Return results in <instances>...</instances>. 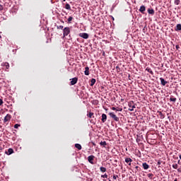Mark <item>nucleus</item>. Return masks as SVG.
<instances>
[{
	"instance_id": "f257e3e1",
	"label": "nucleus",
	"mask_w": 181,
	"mask_h": 181,
	"mask_svg": "<svg viewBox=\"0 0 181 181\" xmlns=\"http://www.w3.org/2000/svg\"><path fill=\"white\" fill-rule=\"evenodd\" d=\"M69 33H70V27H65L63 29V36H64V37H66V36H69Z\"/></svg>"
},
{
	"instance_id": "f03ea898",
	"label": "nucleus",
	"mask_w": 181,
	"mask_h": 181,
	"mask_svg": "<svg viewBox=\"0 0 181 181\" xmlns=\"http://www.w3.org/2000/svg\"><path fill=\"white\" fill-rule=\"evenodd\" d=\"M11 118H12V116L10 114H7L5 116L4 119V124H6V122H9V121H11Z\"/></svg>"
},
{
	"instance_id": "7ed1b4c3",
	"label": "nucleus",
	"mask_w": 181,
	"mask_h": 181,
	"mask_svg": "<svg viewBox=\"0 0 181 181\" xmlns=\"http://www.w3.org/2000/svg\"><path fill=\"white\" fill-rule=\"evenodd\" d=\"M128 106L129 107V111H134V108H136V107L134 104V101L129 102Z\"/></svg>"
},
{
	"instance_id": "20e7f679",
	"label": "nucleus",
	"mask_w": 181,
	"mask_h": 181,
	"mask_svg": "<svg viewBox=\"0 0 181 181\" xmlns=\"http://www.w3.org/2000/svg\"><path fill=\"white\" fill-rule=\"evenodd\" d=\"M109 115L111 118H113L115 121H116L117 122H118V121H119V118L118 117H117V115H115V114H114V112H110Z\"/></svg>"
},
{
	"instance_id": "39448f33",
	"label": "nucleus",
	"mask_w": 181,
	"mask_h": 181,
	"mask_svg": "<svg viewBox=\"0 0 181 181\" xmlns=\"http://www.w3.org/2000/svg\"><path fill=\"white\" fill-rule=\"evenodd\" d=\"M70 80H71V82H70L71 86H74L75 84H77V81H78V78L75 77V78H73Z\"/></svg>"
},
{
	"instance_id": "423d86ee",
	"label": "nucleus",
	"mask_w": 181,
	"mask_h": 181,
	"mask_svg": "<svg viewBox=\"0 0 181 181\" xmlns=\"http://www.w3.org/2000/svg\"><path fill=\"white\" fill-rule=\"evenodd\" d=\"M94 158H95L94 156H89L88 157V161L89 163H91V165H94Z\"/></svg>"
},
{
	"instance_id": "0eeeda50",
	"label": "nucleus",
	"mask_w": 181,
	"mask_h": 181,
	"mask_svg": "<svg viewBox=\"0 0 181 181\" xmlns=\"http://www.w3.org/2000/svg\"><path fill=\"white\" fill-rule=\"evenodd\" d=\"M80 37H83V39H88V34L86 33H82L79 34Z\"/></svg>"
},
{
	"instance_id": "6e6552de",
	"label": "nucleus",
	"mask_w": 181,
	"mask_h": 181,
	"mask_svg": "<svg viewBox=\"0 0 181 181\" xmlns=\"http://www.w3.org/2000/svg\"><path fill=\"white\" fill-rule=\"evenodd\" d=\"M84 74L85 76H90V68L88 66L85 67Z\"/></svg>"
},
{
	"instance_id": "1a4fd4ad",
	"label": "nucleus",
	"mask_w": 181,
	"mask_h": 181,
	"mask_svg": "<svg viewBox=\"0 0 181 181\" xmlns=\"http://www.w3.org/2000/svg\"><path fill=\"white\" fill-rule=\"evenodd\" d=\"M12 153H13V149L11 148H8V151H5L6 155H12Z\"/></svg>"
},
{
	"instance_id": "9d476101",
	"label": "nucleus",
	"mask_w": 181,
	"mask_h": 181,
	"mask_svg": "<svg viewBox=\"0 0 181 181\" xmlns=\"http://www.w3.org/2000/svg\"><path fill=\"white\" fill-rule=\"evenodd\" d=\"M139 11V12H141V13L144 14L145 11H146V8L145 7V6H141Z\"/></svg>"
},
{
	"instance_id": "9b49d317",
	"label": "nucleus",
	"mask_w": 181,
	"mask_h": 181,
	"mask_svg": "<svg viewBox=\"0 0 181 181\" xmlns=\"http://www.w3.org/2000/svg\"><path fill=\"white\" fill-rule=\"evenodd\" d=\"M160 81L161 83V86H166V84H168V81H165L163 78H160Z\"/></svg>"
},
{
	"instance_id": "f8f14e48",
	"label": "nucleus",
	"mask_w": 181,
	"mask_h": 181,
	"mask_svg": "<svg viewBox=\"0 0 181 181\" xmlns=\"http://www.w3.org/2000/svg\"><path fill=\"white\" fill-rule=\"evenodd\" d=\"M102 122H105L107 121V115L105 114H102V119H101Z\"/></svg>"
},
{
	"instance_id": "ddd939ff",
	"label": "nucleus",
	"mask_w": 181,
	"mask_h": 181,
	"mask_svg": "<svg viewBox=\"0 0 181 181\" xmlns=\"http://www.w3.org/2000/svg\"><path fill=\"white\" fill-rule=\"evenodd\" d=\"M147 11L149 15H155V10L153 8H148Z\"/></svg>"
},
{
	"instance_id": "4468645a",
	"label": "nucleus",
	"mask_w": 181,
	"mask_h": 181,
	"mask_svg": "<svg viewBox=\"0 0 181 181\" xmlns=\"http://www.w3.org/2000/svg\"><path fill=\"white\" fill-rule=\"evenodd\" d=\"M142 166L145 170H148V168H149V165L146 163H143Z\"/></svg>"
},
{
	"instance_id": "2eb2a0df",
	"label": "nucleus",
	"mask_w": 181,
	"mask_h": 181,
	"mask_svg": "<svg viewBox=\"0 0 181 181\" xmlns=\"http://www.w3.org/2000/svg\"><path fill=\"white\" fill-rule=\"evenodd\" d=\"M175 30H176V32L181 30V24H177L176 27L175 28Z\"/></svg>"
},
{
	"instance_id": "dca6fc26",
	"label": "nucleus",
	"mask_w": 181,
	"mask_h": 181,
	"mask_svg": "<svg viewBox=\"0 0 181 181\" xmlns=\"http://www.w3.org/2000/svg\"><path fill=\"white\" fill-rule=\"evenodd\" d=\"M87 117H88V118H94V112H89L87 114Z\"/></svg>"
},
{
	"instance_id": "f3484780",
	"label": "nucleus",
	"mask_w": 181,
	"mask_h": 181,
	"mask_svg": "<svg viewBox=\"0 0 181 181\" xmlns=\"http://www.w3.org/2000/svg\"><path fill=\"white\" fill-rule=\"evenodd\" d=\"M125 162L126 163H129V165L131 166V162H132V159L129 158H125Z\"/></svg>"
},
{
	"instance_id": "a211bd4d",
	"label": "nucleus",
	"mask_w": 181,
	"mask_h": 181,
	"mask_svg": "<svg viewBox=\"0 0 181 181\" xmlns=\"http://www.w3.org/2000/svg\"><path fill=\"white\" fill-rule=\"evenodd\" d=\"M95 84V78H92L90 80V87H93V86H94Z\"/></svg>"
},
{
	"instance_id": "6ab92c4d",
	"label": "nucleus",
	"mask_w": 181,
	"mask_h": 181,
	"mask_svg": "<svg viewBox=\"0 0 181 181\" xmlns=\"http://www.w3.org/2000/svg\"><path fill=\"white\" fill-rule=\"evenodd\" d=\"M158 115H160V118L161 119H163V118H165V115H163V113H162V112L158 111Z\"/></svg>"
},
{
	"instance_id": "aec40b11",
	"label": "nucleus",
	"mask_w": 181,
	"mask_h": 181,
	"mask_svg": "<svg viewBox=\"0 0 181 181\" xmlns=\"http://www.w3.org/2000/svg\"><path fill=\"white\" fill-rule=\"evenodd\" d=\"M75 148L78 149V151H81V146L80 145V144H75Z\"/></svg>"
},
{
	"instance_id": "412c9836",
	"label": "nucleus",
	"mask_w": 181,
	"mask_h": 181,
	"mask_svg": "<svg viewBox=\"0 0 181 181\" xmlns=\"http://www.w3.org/2000/svg\"><path fill=\"white\" fill-rule=\"evenodd\" d=\"M65 8L67 9L68 11H71V7L70 6V4H66L65 5Z\"/></svg>"
},
{
	"instance_id": "4be33fe9",
	"label": "nucleus",
	"mask_w": 181,
	"mask_h": 181,
	"mask_svg": "<svg viewBox=\"0 0 181 181\" xmlns=\"http://www.w3.org/2000/svg\"><path fill=\"white\" fill-rule=\"evenodd\" d=\"M177 100L176 98H174L173 95H171L170 98V101L175 103Z\"/></svg>"
},
{
	"instance_id": "5701e85b",
	"label": "nucleus",
	"mask_w": 181,
	"mask_h": 181,
	"mask_svg": "<svg viewBox=\"0 0 181 181\" xmlns=\"http://www.w3.org/2000/svg\"><path fill=\"white\" fill-rule=\"evenodd\" d=\"M100 172H103V173H104L105 172H107V168H105V167H100Z\"/></svg>"
},
{
	"instance_id": "b1692460",
	"label": "nucleus",
	"mask_w": 181,
	"mask_h": 181,
	"mask_svg": "<svg viewBox=\"0 0 181 181\" xmlns=\"http://www.w3.org/2000/svg\"><path fill=\"white\" fill-rule=\"evenodd\" d=\"M100 145L101 146H107V141H101V142L100 143Z\"/></svg>"
},
{
	"instance_id": "393cba45",
	"label": "nucleus",
	"mask_w": 181,
	"mask_h": 181,
	"mask_svg": "<svg viewBox=\"0 0 181 181\" xmlns=\"http://www.w3.org/2000/svg\"><path fill=\"white\" fill-rule=\"evenodd\" d=\"M146 71H148V73H150V74H153V71H152V69H151L150 68H146Z\"/></svg>"
},
{
	"instance_id": "a878e982",
	"label": "nucleus",
	"mask_w": 181,
	"mask_h": 181,
	"mask_svg": "<svg viewBox=\"0 0 181 181\" xmlns=\"http://www.w3.org/2000/svg\"><path fill=\"white\" fill-rule=\"evenodd\" d=\"M148 177H149V179H151V180H152V179H153V174H152V173L148 174Z\"/></svg>"
},
{
	"instance_id": "bb28decb",
	"label": "nucleus",
	"mask_w": 181,
	"mask_h": 181,
	"mask_svg": "<svg viewBox=\"0 0 181 181\" xmlns=\"http://www.w3.org/2000/svg\"><path fill=\"white\" fill-rule=\"evenodd\" d=\"M73 21V17L72 16H69L68 18V23H71V21Z\"/></svg>"
},
{
	"instance_id": "cd10ccee",
	"label": "nucleus",
	"mask_w": 181,
	"mask_h": 181,
	"mask_svg": "<svg viewBox=\"0 0 181 181\" xmlns=\"http://www.w3.org/2000/svg\"><path fill=\"white\" fill-rule=\"evenodd\" d=\"M174 4L175 5H179V4H180V0H175Z\"/></svg>"
},
{
	"instance_id": "c85d7f7f",
	"label": "nucleus",
	"mask_w": 181,
	"mask_h": 181,
	"mask_svg": "<svg viewBox=\"0 0 181 181\" xmlns=\"http://www.w3.org/2000/svg\"><path fill=\"white\" fill-rule=\"evenodd\" d=\"M4 66H5V67H6V69H9V63H8V62H6L5 64H4Z\"/></svg>"
},
{
	"instance_id": "c756f323",
	"label": "nucleus",
	"mask_w": 181,
	"mask_h": 181,
	"mask_svg": "<svg viewBox=\"0 0 181 181\" xmlns=\"http://www.w3.org/2000/svg\"><path fill=\"white\" fill-rule=\"evenodd\" d=\"M19 127H21V124H16L14 125V128H15L16 129H18L19 128Z\"/></svg>"
},
{
	"instance_id": "7c9ffc66",
	"label": "nucleus",
	"mask_w": 181,
	"mask_h": 181,
	"mask_svg": "<svg viewBox=\"0 0 181 181\" xmlns=\"http://www.w3.org/2000/svg\"><path fill=\"white\" fill-rule=\"evenodd\" d=\"M173 169H177V168H179V165L177 164H173Z\"/></svg>"
},
{
	"instance_id": "2f4dec72",
	"label": "nucleus",
	"mask_w": 181,
	"mask_h": 181,
	"mask_svg": "<svg viewBox=\"0 0 181 181\" xmlns=\"http://www.w3.org/2000/svg\"><path fill=\"white\" fill-rule=\"evenodd\" d=\"M101 177H103V179H107L108 177V175L107 174L102 175Z\"/></svg>"
},
{
	"instance_id": "473e14b6",
	"label": "nucleus",
	"mask_w": 181,
	"mask_h": 181,
	"mask_svg": "<svg viewBox=\"0 0 181 181\" xmlns=\"http://www.w3.org/2000/svg\"><path fill=\"white\" fill-rule=\"evenodd\" d=\"M63 25H57V29H61L62 30H63Z\"/></svg>"
},
{
	"instance_id": "72a5a7b5",
	"label": "nucleus",
	"mask_w": 181,
	"mask_h": 181,
	"mask_svg": "<svg viewBox=\"0 0 181 181\" xmlns=\"http://www.w3.org/2000/svg\"><path fill=\"white\" fill-rule=\"evenodd\" d=\"M157 165H158V166H160V165H162V160H158L157 162Z\"/></svg>"
},
{
	"instance_id": "f704fd0d",
	"label": "nucleus",
	"mask_w": 181,
	"mask_h": 181,
	"mask_svg": "<svg viewBox=\"0 0 181 181\" xmlns=\"http://www.w3.org/2000/svg\"><path fill=\"white\" fill-rule=\"evenodd\" d=\"M175 49L177 50H179V49H180V47L179 46V45H175Z\"/></svg>"
},
{
	"instance_id": "c9c22d12",
	"label": "nucleus",
	"mask_w": 181,
	"mask_h": 181,
	"mask_svg": "<svg viewBox=\"0 0 181 181\" xmlns=\"http://www.w3.org/2000/svg\"><path fill=\"white\" fill-rule=\"evenodd\" d=\"M4 104V100L2 99H0V105H2Z\"/></svg>"
},
{
	"instance_id": "e433bc0d",
	"label": "nucleus",
	"mask_w": 181,
	"mask_h": 181,
	"mask_svg": "<svg viewBox=\"0 0 181 181\" xmlns=\"http://www.w3.org/2000/svg\"><path fill=\"white\" fill-rule=\"evenodd\" d=\"M117 177H118V175H113V179L115 180H117Z\"/></svg>"
},
{
	"instance_id": "4c0bfd02",
	"label": "nucleus",
	"mask_w": 181,
	"mask_h": 181,
	"mask_svg": "<svg viewBox=\"0 0 181 181\" xmlns=\"http://www.w3.org/2000/svg\"><path fill=\"white\" fill-rule=\"evenodd\" d=\"M116 70H117V71H119V70H120L119 66H116Z\"/></svg>"
},
{
	"instance_id": "58836bf2",
	"label": "nucleus",
	"mask_w": 181,
	"mask_h": 181,
	"mask_svg": "<svg viewBox=\"0 0 181 181\" xmlns=\"http://www.w3.org/2000/svg\"><path fill=\"white\" fill-rule=\"evenodd\" d=\"M112 111H117V108L115 107H112Z\"/></svg>"
},
{
	"instance_id": "ea45409f",
	"label": "nucleus",
	"mask_w": 181,
	"mask_h": 181,
	"mask_svg": "<svg viewBox=\"0 0 181 181\" xmlns=\"http://www.w3.org/2000/svg\"><path fill=\"white\" fill-rule=\"evenodd\" d=\"M117 111H122V108H121V107H118L117 109Z\"/></svg>"
},
{
	"instance_id": "a19ab883",
	"label": "nucleus",
	"mask_w": 181,
	"mask_h": 181,
	"mask_svg": "<svg viewBox=\"0 0 181 181\" xmlns=\"http://www.w3.org/2000/svg\"><path fill=\"white\" fill-rule=\"evenodd\" d=\"M135 169H136L138 170V169H139V166H136Z\"/></svg>"
},
{
	"instance_id": "79ce46f5",
	"label": "nucleus",
	"mask_w": 181,
	"mask_h": 181,
	"mask_svg": "<svg viewBox=\"0 0 181 181\" xmlns=\"http://www.w3.org/2000/svg\"><path fill=\"white\" fill-rule=\"evenodd\" d=\"M177 163L178 165H180V160H178Z\"/></svg>"
},
{
	"instance_id": "37998d69",
	"label": "nucleus",
	"mask_w": 181,
	"mask_h": 181,
	"mask_svg": "<svg viewBox=\"0 0 181 181\" xmlns=\"http://www.w3.org/2000/svg\"><path fill=\"white\" fill-rule=\"evenodd\" d=\"M177 172H181L180 168L177 169Z\"/></svg>"
},
{
	"instance_id": "c03bdc74",
	"label": "nucleus",
	"mask_w": 181,
	"mask_h": 181,
	"mask_svg": "<svg viewBox=\"0 0 181 181\" xmlns=\"http://www.w3.org/2000/svg\"><path fill=\"white\" fill-rule=\"evenodd\" d=\"M3 9H4V8H2V7H1V8H0V10H1V11H2Z\"/></svg>"
},
{
	"instance_id": "a18cd8bd",
	"label": "nucleus",
	"mask_w": 181,
	"mask_h": 181,
	"mask_svg": "<svg viewBox=\"0 0 181 181\" xmlns=\"http://www.w3.org/2000/svg\"><path fill=\"white\" fill-rule=\"evenodd\" d=\"M180 159L181 160V154L179 156Z\"/></svg>"
},
{
	"instance_id": "49530a36",
	"label": "nucleus",
	"mask_w": 181,
	"mask_h": 181,
	"mask_svg": "<svg viewBox=\"0 0 181 181\" xmlns=\"http://www.w3.org/2000/svg\"><path fill=\"white\" fill-rule=\"evenodd\" d=\"M174 181H177V178H175Z\"/></svg>"
},
{
	"instance_id": "de8ad7c7",
	"label": "nucleus",
	"mask_w": 181,
	"mask_h": 181,
	"mask_svg": "<svg viewBox=\"0 0 181 181\" xmlns=\"http://www.w3.org/2000/svg\"><path fill=\"white\" fill-rule=\"evenodd\" d=\"M93 145H95V144H94V143H93Z\"/></svg>"
},
{
	"instance_id": "09e8293b",
	"label": "nucleus",
	"mask_w": 181,
	"mask_h": 181,
	"mask_svg": "<svg viewBox=\"0 0 181 181\" xmlns=\"http://www.w3.org/2000/svg\"><path fill=\"white\" fill-rule=\"evenodd\" d=\"M109 181H111V180H109Z\"/></svg>"
}]
</instances>
